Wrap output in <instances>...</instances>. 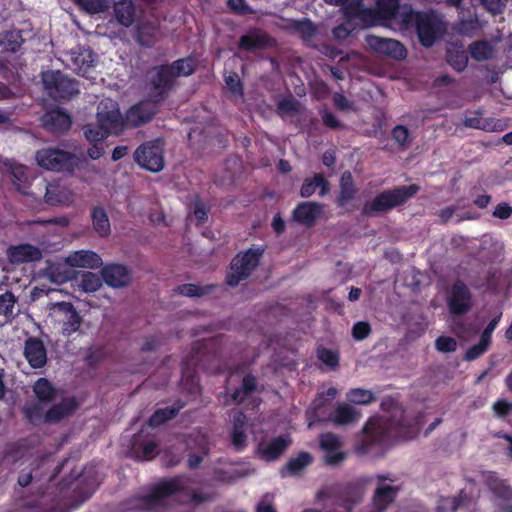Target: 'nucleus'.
<instances>
[{
    "label": "nucleus",
    "instance_id": "41",
    "mask_svg": "<svg viewBox=\"0 0 512 512\" xmlns=\"http://www.w3.org/2000/svg\"><path fill=\"white\" fill-rule=\"evenodd\" d=\"M323 121L329 127L334 128L337 126V121H336L335 117L331 114H328V113L324 114Z\"/></svg>",
    "mask_w": 512,
    "mask_h": 512
},
{
    "label": "nucleus",
    "instance_id": "16",
    "mask_svg": "<svg viewBox=\"0 0 512 512\" xmlns=\"http://www.w3.org/2000/svg\"><path fill=\"white\" fill-rule=\"evenodd\" d=\"M115 17L124 26L132 24L134 19V7L132 0H114Z\"/></svg>",
    "mask_w": 512,
    "mask_h": 512
},
{
    "label": "nucleus",
    "instance_id": "7",
    "mask_svg": "<svg viewBox=\"0 0 512 512\" xmlns=\"http://www.w3.org/2000/svg\"><path fill=\"white\" fill-rule=\"evenodd\" d=\"M64 62L77 74L95 79L94 68L96 67L97 58L90 49L76 48L65 55Z\"/></svg>",
    "mask_w": 512,
    "mask_h": 512
},
{
    "label": "nucleus",
    "instance_id": "19",
    "mask_svg": "<svg viewBox=\"0 0 512 512\" xmlns=\"http://www.w3.org/2000/svg\"><path fill=\"white\" fill-rule=\"evenodd\" d=\"M92 223L94 229L101 236H106L110 233V222L106 212L102 208H94L92 212Z\"/></svg>",
    "mask_w": 512,
    "mask_h": 512
},
{
    "label": "nucleus",
    "instance_id": "13",
    "mask_svg": "<svg viewBox=\"0 0 512 512\" xmlns=\"http://www.w3.org/2000/svg\"><path fill=\"white\" fill-rule=\"evenodd\" d=\"M0 171L2 173H9L12 177L13 184L19 190L24 192V186L29 183V176L27 175V167L14 163L10 160L0 159Z\"/></svg>",
    "mask_w": 512,
    "mask_h": 512
},
{
    "label": "nucleus",
    "instance_id": "43",
    "mask_svg": "<svg viewBox=\"0 0 512 512\" xmlns=\"http://www.w3.org/2000/svg\"><path fill=\"white\" fill-rule=\"evenodd\" d=\"M11 91L4 85H0V99L9 98Z\"/></svg>",
    "mask_w": 512,
    "mask_h": 512
},
{
    "label": "nucleus",
    "instance_id": "27",
    "mask_svg": "<svg viewBox=\"0 0 512 512\" xmlns=\"http://www.w3.org/2000/svg\"><path fill=\"white\" fill-rule=\"evenodd\" d=\"M482 5L492 14L501 13L507 0H481Z\"/></svg>",
    "mask_w": 512,
    "mask_h": 512
},
{
    "label": "nucleus",
    "instance_id": "1",
    "mask_svg": "<svg viewBox=\"0 0 512 512\" xmlns=\"http://www.w3.org/2000/svg\"><path fill=\"white\" fill-rule=\"evenodd\" d=\"M346 23L333 30L337 39H345L357 27L387 26L393 30L415 28L422 45L431 46L441 31L440 23L408 6L399 8L398 0H377L376 10L364 9L360 0H349L343 8Z\"/></svg>",
    "mask_w": 512,
    "mask_h": 512
},
{
    "label": "nucleus",
    "instance_id": "47",
    "mask_svg": "<svg viewBox=\"0 0 512 512\" xmlns=\"http://www.w3.org/2000/svg\"><path fill=\"white\" fill-rule=\"evenodd\" d=\"M326 3H329V4H334V5H340L342 4L345 0H324Z\"/></svg>",
    "mask_w": 512,
    "mask_h": 512
},
{
    "label": "nucleus",
    "instance_id": "10",
    "mask_svg": "<svg viewBox=\"0 0 512 512\" xmlns=\"http://www.w3.org/2000/svg\"><path fill=\"white\" fill-rule=\"evenodd\" d=\"M74 199L73 191L60 182L47 185L45 200L50 205H68Z\"/></svg>",
    "mask_w": 512,
    "mask_h": 512
},
{
    "label": "nucleus",
    "instance_id": "2",
    "mask_svg": "<svg viewBox=\"0 0 512 512\" xmlns=\"http://www.w3.org/2000/svg\"><path fill=\"white\" fill-rule=\"evenodd\" d=\"M156 113L154 101H144L130 108L124 119L118 104L109 98L103 99L97 109V124L84 130L86 139L97 143L111 134H119L128 126H139L149 121Z\"/></svg>",
    "mask_w": 512,
    "mask_h": 512
},
{
    "label": "nucleus",
    "instance_id": "45",
    "mask_svg": "<svg viewBox=\"0 0 512 512\" xmlns=\"http://www.w3.org/2000/svg\"><path fill=\"white\" fill-rule=\"evenodd\" d=\"M503 141L509 145H512V132L505 134L503 137Z\"/></svg>",
    "mask_w": 512,
    "mask_h": 512
},
{
    "label": "nucleus",
    "instance_id": "35",
    "mask_svg": "<svg viewBox=\"0 0 512 512\" xmlns=\"http://www.w3.org/2000/svg\"><path fill=\"white\" fill-rule=\"evenodd\" d=\"M454 208L452 207H447V208H444L442 210L439 211V218L443 221V222H447L448 220L452 219L453 215H454Z\"/></svg>",
    "mask_w": 512,
    "mask_h": 512
},
{
    "label": "nucleus",
    "instance_id": "44",
    "mask_svg": "<svg viewBox=\"0 0 512 512\" xmlns=\"http://www.w3.org/2000/svg\"><path fill=\"white\" fill-rule=\"evenodd\" d=\"M75 256H91V257H94V256H97V254L95 252H92V251H80V252H77Z\"/></svg>",
    "mask_w": 512,
    "mask_h": 512
},
{
    "label": "nucleus",
    "instance_id": "34",
    "mask_svg": "<svg viewBox=\"0 0 512 512\" xmlns=\"http://www.w3.org/2000/svg\"><path fill=\"white\" fill-rule=\"evenodd\" d=\"M272 227L277 234H280L284 231L285 222L279 214H277L273 217Z\"/></svg>",
    "mask_w": 512,
    "mask_h": 512
},
{
    "label": "nucleus",
    "instance_id": "42",
    "mask_svg": "<svg viewBox=\"0 0 512 512\" xmlns=\"http://www.w3.org/2000/svg\"><path fill=\"white\" fill-rule=\"evenodd\" d=\"M264 254V249L261 247L251 248L244 256H262Z\"/></svg>",
    "mask_w": 512,
    "mask_h": 512
},
{
    "label": "nucleus",
    "instance_id": "49",
    "mask_svg": "<svg viewBox=\"0 0 512 512\" xmlns=\"http://www.w3.org/2000/svg\"><path fill=\"white\" fill-rule=\"evenodd\" d=\"M451 3L457 5L461 0H449Z\"/></svg>",
    "mask_w": 512,
    "mask_h": 512
},
{
    "label": "nucleus",
    "instance_id": "30",
    "mask_svg": "<svg viewBox=\"0 0 512 512\" xmlns=\"http://www.w3.org/2000/svg\"><path fill=\"white\" fill-rule=\"evenodd\" d=\"M37 255H38V251L34 247H32L30 245H21V246L13 248L10 256L28 257V256H37Z\"/></svg>",
    "mask_w": 512,
    "mask_h": 512
},
{
    "label": "nucleus",
    "instance_id": "17",
    "mask_svg": "<svg viewBox=\"0 0 512 512\" xmlns=\"http://www.w3.org/2000/svg\"><path fill=\"white\" fill-rule=\"evenodd\" d=\"M317 189H320L321 196L328 192V183L322 175L316 174L313 178L306 179L301 187L300 194L302 197H310Z\"/></svg>",
    "mask_w": 512,
    "mask_h": 512
},
{
    "label": "nucleus",
    "instance_id": "36",
    "mask_svg": "<svg viewBox=\"0 0 512 512\" xmlns=\"http://www.w3.org/2000/svg\"><path fill=\"white\" fill-rule=\"evenodd\" d=\"M103 152L104 150L101 146L94 145L93 147L89 148L88 155L91 159L96 160L102 156Z\"/></svg>",
    "mask_w": 512,
    "mask_h": 512
},
{
    "label": "nucleus",
    "instance_id": "4",
    "mask_svg": "<svg viewBox=\"0 0 512 512\" xmlns=\"http://www.w3.org/2000/svg\"><path fill=\"white\" fill-rule=\"evenodd\" d=\"M194 71L192 59H181L171 66H161L149 72V78L155 90V97L161 96L171 85L172 79L178 76H188Z\"/></svg>",
    "mask_w": 512,
    "mask_h": 512
},
{
    "label": "nucleus",
    "instance_id": "37",
    "mask_svg": "<svg viewBox=\"0 0 512 512\" xmlns=\"http://www.w3.org/2000/svg\"><path fill=\"white\" fill-rule=\"evenodd\" d=\"M126 154H127V147L118 146L113 150L112 159L114 161H117V160L123 158Z\"/></svg>",
    "mask_w": 512,
    "mask_h": 512
},
{
    "label": "nucleus",
    "instance_id": "8",
    "mask_svg": "<svg viewBox=\"0 0 512 512\" xmlns=\"http://www.w3.org/2000/svg\"><path fill=\"white\" fill-rule=\"evenodd\" d=\"M48 94L55 99H64L78 92L77 83L64 77L59 71H47L42 76Z\"/></svg>",
    "mask_w": 512,
    "mask_h": 512
},
{
    "label": "nucleus",
    "instance_id": "9",
    "mask_svg": "<svg viewBox=\"0 0 512 512\" xmlns=\"http://www.w3.org/2000/svg\"><path fill=\"white\" fill-rule=\"evenodd\" d=\"M368 46L379 54L400 60L406 57V49L397 40L369 35L366 37Z\"/></svg>",
    "mask_w": 512,
    "mask_h": 512
},
{
    "label": "nucleus",
    "instance_id": "24",
    "mask_svg": "<svg viewBox=\"0 0 512 512\" xmlns=\"http://www.w3.org/2000/svg\"><path fill=\"white\" fill-rule=\"evenodd\" d=\"M1 44L6 50L16 51L22 44L20 32L13 30L6 33L1 39Z\"/></svg>",
    "mask_w": 512,
    "mask_h": 512
},
{
    "label": "nucleus",
    "instance_id": "12",
    "mask_svg": "<svg viewBox=\"0 0 512 512\" xmlns=\"http://www.w3.org/2000/svg\"><path fill=\"white\" fill-rule=\"evenodd\" d=\"M42 123L49 130L56 133H61L67 131L70 128L72 121L66 112L60 109H54L47 112L42 117Z\"/></svg>",
    "mask_w": 512,
    "mask_h": 512
},
{
    "label": "nucleus",
    "instance_id": "11",
    "mask_svg": "<svg viewBox=\"0 0 512 512\" xmlns=\"http://www.w3.org/2000/svg\"><path fill=\"white\" fill-rule=\"evenodd\" d=\"M466 127L481 129L487 132H499L507 128L504 120L496 118H482L480 113L475 112L464 120Z\"/></svg>",
    "mask_w": 512,
    "mask_h": 512
},
{
    "label": "nucleus",
    "instance_id": "6",
    "mask_svg": "<svg viewBox=\"0 0 512 512\" xmlns=\"http://www.w3.org/2000/svg\"><path fill=\"white\" fill-rule=\"evenodd\" d=\"M134 157L142 168L151 172H159L164 167L162 141L155 140L141 145L135 151Z\"/></svg>",
    "mask_w": 512,
    "mask_h": 512
},
{
    "label": "nucleus",
    "instance_id": "21",
    "mask_svg": "<svg viewBox=\"0 0 512 512\" xmlns=\"http://www.w3.org/2000/svg\"><path fill=\"white\" fill-rule=\"evenodd\" d=\"M74 2L88 14H98L109 9L108 0H74Z\"/></svg>",
    "mask_w": 512,
    "mask_h": 512
},
{
    "label": "nucleus",
    "instance_id": "46",
    "mask_svg": "<svg viewBox=\"0 0 512 512\" xmlns=\"http://www.w3.org/2000/svg\"><path fill=\"white\" fill-rule=\"evenodd\" d=\"M279 166L283 172H288L290 170L288 163H286L284 161H280Z\"/></svg>",
    "mask_w": 512,
    "mask_h": 512
},
{
    "label": "nucleus",
    "instance_id": "22",
    "mask_svg": "<svg viewBox=\"0 0 512 512\" xmlns=\"http://www.w3.org/2000/svg\"><path fill=\"white\" fill-rule=\"evenodd\" d=\"M157 34V27L151 23H145L137 28V41L144 46L153 43Z\"/></svg>",
    "mask_w": 512,
    "mask_h": 512
},
{
    "label": "nucleus",
    "instance_id": "31",
    "mask_svg": "<svg viewBox=\"0 0 512 512\" xmlns=\"http://www.w3.org/2000/svg\"><path fill=\"white\" fill-rule=\"evenodd\" d=\"M511 215L512 207L507 203L498 204L493 211V216L500 219H508Z\"/></svg>",
    "mask_w": 512,
    "mask_h": 512
},
{
    "label": "nucleus",
    "instance_id": "15",
    "mask_svg": "<svg viewBox=\"0 0 512 512\" xmlns=\"http://www.w3.org/2000/svg\"><path fill=\"white\" fill-rule=\"evenodd\" d=\"M471 57L476 61L491 59L497 52L496 42L486 40L476 41L469 46Z\"/></svg>",
    "mask_w": 512,
    "mask_h": 512
},
{
    "label": "nucleus",
    "instance_id": "14",
    "mask_svg": "<svg viewBox=\"0 0 512 512\" xmlns=\"http://www.w3.org/2000/svg\"><path fill=\"white\" fill-rule=\"evenodd\" d=\"M322 207L313 202H304L298 205L293 213L294 219L303 224L312 225L321 215Z\"/></svg>",
    "mask_w": 512,
    "mask_h": 512
},
{
    "label": "nucleus",
    "instance_id": "23",
    "mask_svg": "<svg viewBox=\"0 0 512 512\" xmlns=\"http://www.w3.org/2000/svg\"><path fill=\"white\" fill-rule=\"evenodd\" d=\"M448 62L455 70L462 71L467 66L468 58L463 50L450 49L448 51Z\"/></svg>",
    "mask_w": 512,
    "mask_h": 512
},
{
    "label": "nucleus",
    "instance_id": "18",
    "mask_svg": "<svg viewBox=\"0 0 512 512\" xmlns=\"http://www.w3.org/2000/svg\"><path fill=\"white\" fill-rule=\"evenodd\" d=\"M267 42V36L261 31H252L241 37L240 47L246 50H254L264 46Z\"/></svg>",
    "mask_w": 512,
    "mask_h": 512
},
{
    "label": "nucleus",
    "instance_id": "38",
    "mask_svg": "<svg viewBox=\"0 0 512 512\" xmlns=\"http://www.w3.org/2000/svg\"><path fill=\"white\" fill-rule=\"evenodd\" d=\"M334 101H335V104L339 108H341V109L348 108V101H347V99L343 95L336 94L335 97H334Z\"/></svg>",
    "mask_w": 512,
    "mask_h": 512
},
{
    "label": "nucleus",
    "instance_id": "20",
    "mask_svg": "<svg viewBox=\"0 0 512 512\" xmlns=\"http://www.w3.org/2000/svg\"><path fill=\"white\" fill-rule=\"evenodd\" d=\"M340 195L338 198V202L340 205L346 204L350 199H352L355 188L353 185L352 176L349 172L343 173L340 181Z\"/></svg>",
    "mask_w": 512,
    "mask_h": 512
},
{
    "label": "nucleus",
    "instance_id": "26",
    "mask_svg": "<svg viewBox=\"0 0 512 512\" xmlns=\"http://www.w3.org/2000/svg\"><path fill=\"white\" fill-rule=\"evenodd\" d=\"M278 109L282 115H288L298 111L299 104L293 98H285L279 102Z\"/></svg>",
    "mask_w": 512,
    "mask_h": 512
},
{
    "label": "nucleus",
    "instance_id": "5",
    "mask_svg": "<svg viewBox=\"0 0 512 512\" xmlns=\"http://www.w3.org/2000/svg\"><path fill=\"white\" fill-rule=\"evenodd\" d=\"M418 192L416 185H409L385 191L379 194L372 202L366 203L364 212L371 214L392 209L393 207L404 203Z\"/></svg>",
    "mask_w": 512,
    "mask_h": 512
},
{
    "label": "nucleus",
    "instance_id": "28",
    "mask_svg": "<svg viewBox=\"0 0 512 512\" xmlns=\"http://www.w3.org/2000/svg\"><path fill=\"white\" fill-rule=\"evenodd\" d=\"M226 85L228 89L231 91V93L234 96H240L241 95V84L240 79L237 74H230L226 76L225 78Z\"/></svg>",
    "mask_w": 512,
    "mask_h": 512
},
{
    "label": "nucleus",
    "instance_id": "48",
    "mask_svg": "<svg viewBox=\"0 0 512 512\" xmlns=\"http://www.w3.org/2000/svg\"><path fill=\"white\" fill-rule=\"evenodd\" d=\"M7 119H8V118H7V116H6V115H4V114L0 113V123H4V122H6V121H7Z\"/></svg>",
    "mask_w": 512,
    "mask_h": 512
},
{
    "label": "nucleus",
    "instance_id": "33",
    "mask_svg": "<svg viewBox=\"0 0 512 512\" xmlns=\"http://www.w3.org/2000/svg\"><path fill=\"white\" fill-rule=\"evenodd\" d=\"M194 217L195 219L197 220V222L200 224V223H203L204 221L207 220V211L205 209V207L201 206V205H198L195 207V210H194Z\"/></svg>",
    "mask_w": 512,
    "mask_h": 512
},
{
    "label": "nucleus",
    "instance_id": "39",
    "mask_svg": "<svg viewBox=\"0 0 512 512\" xmlns=\"http://www.w3.org/2000/svg\"><path fill=\"white\" fill-rule=\"evenodd\" d=\"M475 204L480 208H485L490 202V196L480 195L475 199Z\"/></svg>",
    "mask_w": 512,
    "mask_h": 512
},
{
    "label": "nucleus",
    "instance_id": "3",
    "mask_svg": "<svg viewBox=\"0 0 512 512\" xmlns=\"http://www.w3.org/2000/svg\"><path fill=\"white\" fill-rule=\"evenodd\" d=\"M37 165L54 172H73L79 167L80 155L61 147H44L35 153Z\"/></svg>",
    "mask_w": 512,
    "mask_h": 512
},
{
    "label": "nucleus",
    "instance_id": "32",
    "mask_svg": "<svg viewBox=\"0 0 512 512\" xmlns=\"http://www.w3.org/2000/svg\"><path fill=\"white\" fill-rule=\"evenodd\" d=\"M228 4L231 9L238 13H245L247 11L244 0H228Z\"/></svg>",
    "mask_w": 512,
    "mask_h": 512
},
{
    "label": "nucleus",
    "instance_id": "25",
    "mask_svg": "<svg viewBox=\"0 0 512 512\" xmlns=\"http://www.w3.org/2000/svg\"><path fill=\"white\" fill-rule=\"evenodd\" d=\"M295 29L305 41H310L316 32L315 27L309 20L296 22Z\"/></svg>",
    "mask_w": 512,
    "mask_h": 512
},
{
    "label": "nucleus",
    "instance_id": "29",
    "mask_svg": "<svg viewBox=\"0 0 512 512\" xmlns=\"http://www.w3.org/2000/svg\"><path fill=\"white\" fill-rule=\"evenodd\" d=\"M393 138L400 145H404L409 141V132L408 129L404 126H397L394 128L392 132Z\"/></svg>",
    "mask_w": 512,
    "mask_h": 512
},
{
    "label": "nucleus",
    "instance_id": "40",
    "mask_svg": "<svg viewBox=\"0 0 512 512\" xmlns=\"http://www.w3.org/2000/svg\"><path fill=\"white\" fill-rule=\"evenodd\" d=\"M335 162V154L333 151H327L323 155V163L326 166H331Z\"/></svg>",
    "mask_w": 512,
    "mask_h": 512
}]
</instances>
